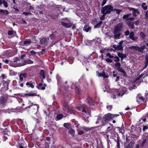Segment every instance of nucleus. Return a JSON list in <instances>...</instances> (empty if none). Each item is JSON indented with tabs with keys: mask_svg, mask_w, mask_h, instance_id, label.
Segmentation results:
<instances>
[{
	"mask_svg": "<svg viewBox=\"0 0 148 148\" xmlns=\"http://www.w3.org/2000/svg\"><path fill=\"white\" fill-rule=\"evenodd\" d=\"M64 115L62 114H58L56 117V118L57 120H60L63 117Z\"/></svg>",
	"mask_w": 148,
	"mask_h": 148,
	"instance_id": "4be33fe9",
	"label": "nucleus"
},
{
	"mask_svg": "<svg viewBox=\"0 0 148 148\" xmlns=\"http://www.w3.org/2000/svg\"><path fill=\"white\" fill-rule=\"evenodd\" d=\"M22 76L24 77H26L27 76V74L26 73H24L22 74H20Z\"/></svg>",
	"mask_w": 148,
	"mask_h": 148,
	"instance_id": "13d9d810",
	"label": "nucleus"
},
{
	"mask_svg": "<svg viewBox=\"0 0 148 148\" xmlns=\"http://www.w3.org/2000/svg\"><path fill=\"white\" fill-rule=\"evenodd\" d=\"M148 127L147 126L144 125L143 127V131H145L146 130H147L148 129Z\"/></svg>",
	"mask_w": 148,
	"mask_h": 148,
	"instance_id": "864d4df0",
	"label": "nucleus"
},
{
	"mask_svg": "<svg viewBox=\"0 0 148 148\" xmlns=\"http://www.w3.org/2000/svg\"><path fill=\"white\" fill-rule=\"evenodd\" d=\"M103 22L102 21H100L99 23H97L96 25L94 26V27L95 28H98L100 27L101 26Z\"/></svg>",
	"mask_w": 148,
	"mask_h": 148,
	"instance_id": "5701e85b",
	"label": "nucleus"
},
{
	"mask_svg": "<svg viewBox=\"0 0 148 148\" xmlns=\"http://www.w3.org/2000/svg\"><path fill=\"white\" fill-rule=\"evenodd\" d=\"M129 9L130 10H133L132 14L134 16H136L140 14V12L138 9H135L132 8H130Z\"/></svg>",
	"mask_w": 148,
	"mask_h": 148,
	"instance_id": "9d476101",
	"label": "nucleus"
},
{
	"mask_svg": "<svg viewBox=\"0 0 148 148\" xmlns=\"http://www.w3.org/2000/svg\"><path fill=\"white\" fill-rule=\"evenodd\" d=\"M143 75L142 74L139 75V76L137 77L136 79L134 81V82H137L138 84L141 83L142 81V79L141 78L142 77Z\"/></svg>",
	"mask_w": 148,
	"mask_h": 148,
	"instance_id": "9b49d317",
	"label": "nucleus"
},
{
	"mask_svg": "<svg viewBox=\"0 0 148 148\" xmlns=\"http://www.w3.org/2000/svg\"><path fill=\"white\" fill-rule=\"evenodd\" d=\"M140 38L143 39H144L146 36V35L145 34L142 32L140 33Z\"/></svg>",
	"mask_w": 148,
	"mask_h": 148,
	"instance_id": "7c9ffc66",
	"label": "nucleus"
},
{
	"mask_svg": "<svg viewBox=\"0 0 148 148\" xmlns=\"http://www.w3.org/2000/svg\"><path fill=\"white\" fill-rule=\"evenodd\" d=\"M40 75L41 77H42V79H44L45 78L44 71L42 70H41L40 72Z\"/></svg>",
	"mask_w": 148,
	"mask_h": 148,
	"instance_id": "cd10ccee",
	"label": "nucleus"
},
{
	"mask_svg": "<svg viewBox=\"0 0 148 148\" xmlns=\"http://www.w3.org/2000/svg\"><path fill=\"white\" fill-rule=\"evenodd\" d=\"M107 0H103L101 3V6H103L106 3Z\"/></svg>",
	"mask_w": 148,
	"mask_h": 148,
	"instance_id": "de8ad7c7",
	"label": "nucleus"
},
{
	"mask_svg": "<svg viewBox=\"0 0 148 148\" xmlns=\"http://www.w3.org/2000/svg\"><path fill=\"white\" fill-rule=\"evenodd\" d=\"M25 63L24 65H25L26 64H32L33 63V62L30 60V59H28L26 60L25 61Z\"/></svg>",
	"mask_w": 148,
	"mask_h": 148,
	"instance_id": "c756f323",
	"label": "nucleus"
},
{
	"mask_svg": "<svg viewBox=\"0 0 148 148\" xmlns=\"http://www.w3.org/2000/svg\"><path fill=\"white\" fill-rule=\"evenodd\" d=\"M86 101L90 105H92L94 103L92 99L90 97H88L86 99Z\"/></svg>",
	"mask_w": 148,
	"mask_h": 148,
	"instance_id": "2eb2a0df",
	"label": "nucleus"
},
{
	"mask_svg": "<svg viewBox=\"0 0 148 148\" xmlns=\"http://www.w3.org/2000/svg\"><path fill=\"white\" fill-rule=\"evenodd\" d=\"M106 55L107 56H108L109 58H114V56H112L110 53H108Z\"/></svg>",
	"mask_w": 148,
	"mask_h": 148,
	"instance_id": "79ce46f5",
	"label": "nucleus"
},
{
	"mask_svg": "<svg viewBox=\"0 0 148 148\" xmlns=\"http://www.w3.org/2000/svg\"><path fill=\"white\" fill-rule=\"evenodd\" d=\"M59 36V33L56 31L53 32L52 34L49 35V37L51 39L55 40Z\"/></svg>",
	"mask_w": 148,
	"mask_h": 148,
	"instance_id": "423d86ee",
	"label": "nucleus"
},
{
	"mask_svg": "<svg viewBox=\"0 0 148 148\" xmlns=\"http://www.w3.org/2000/svg\"><path fill=\"white\" fill-rule=\"evenodd\" d=\"M45 49H42V51L41 52V54H45Z\"/></svg>",
	"mask_w": 148,
	"mask_h": 148,
	"instance_id": "bf43d9fd",
	"label": "nucleus"
},
{
	"mask_svg": "<svg viewBox=\"0 0 148 148\" xmlns=\"http://www.w3.org/2000/svg\"><path fill=\"white\" fill-rule=\"evenodd\" d=\"M25 96L28 95L29 96H36V94L35 93H29L25 94Z\"/></svg>",
	"mask_w": 148,
	"mask_h": 148,
	"instance_id": "f704fd0d",
	"label": "nucleus"
},
{
	"mask_svg": "<svg viewBox=\"0 0 148 148\" xmlns=\"http://www.w3.org/2000/svg\"><path fill=\"white\" fill-rule=\"evenodd\" d=\"M113 11H116V14H119L122 11V10H119V9H113Z\"/></svg>",
	"mask_w": 148,
	"mask_h": 148,
	"instance_id": "c9c22d12",
	"label": "nucleus"
},
{
	"mask_svg": "<svg viewBox=\"0 0 148 148\" xmlns=\"http://www.w3.org/2000/svg\"><path fill=\"white\" fill-rule=\"evenodd\" d=\"M134 17H130V18H128L126 19L127 20H130V21H132L134 20Z\"/></svg>",
	"mask_w": 148,
	"mask_h": 148,
	"instance_id": "a18cd8bd",
	"label": "nucleus"
},
{
	"mask_svg": "<svg viewBox=\"0 0 148 148\" xmlns=\"http://www.w3.org/2000/svg\"><path fill=\"white\" fill-rule=\"evenodd\" d=\"M124 42L123 40H122L119 43V45H113V47L115 50L118 51L122 50H123V47L122 44Z\"/></svg>",
	"mask_w": 148,
	"mask_h": 148,
	"instance_id": "39448f33",
	"label": "nucleus"
},
{
	"mask_svg": "<svg viewBox=\"0 0 148 148\" xmlns=\"http://www.w3.org/2000/svg\"><path fill=\"white\" fill-rule=\"evenodd\" d=\"M123 53L120 52H118L117 54V55L118 56V57L120 58L122 56Z\"/></svg>",
	"mask_w": 148,
	"mask_h": 148,
	"instance_id": "6e6d98bb",
	"label": "nucleus"
},
{
	"mask_svg": "<svg viewBox=\"0 0 148 148\" xmlns=\"http://www.w3.org/2000/svg\"><path fill=\"white\" fill-rule=\"evenodd\" d=\"M91 27L90 26H89L87 24H86L84 26L83 30L86 32H88L91 31Z\"/></svg>",
	"mask_w": 148,
	"mask_h": 148,
	"instance_id": "ddd939ff",
	"label": "nucleus"
},
{
	"mask_svg": "<svg viewBox=\"0 0 148 148\" xmlns=\"http://www.w3.org/2000/svg\"><path fill=\"white\" fill-rule=\"evenodd\" d=\"M49 40V38H48L43 37L40 39V41L41 45L47 46L48 45V42Z\"/></svg>",
	"mask_w": 148,
	"mask_h": 148,
	"instance_id": "0eeeda50",
	"label": "nucleus"
},
{
	"mask_svg": "<svg viewBox=\"0 0 148 148\" xmlns=\"http://www.w3.org/2000/svg\"><path fill=\"white\" fill-rule=\"evenodd\" d=\"M62 104L65 110H66L69 108L68 103L66 101H63ZM63 109L64 110V109L63 108Z\"/></svg>",
	"mask_w": 148,
	"mask_h": 148,
	"instance_id": "dca6fc26",
	"label": "nucleus"
},
{
	"mask_svg": "<svg viewBox=\"0 0 148 148\" xmlns=\"http://www.w3.org/2000/svg\"><path fill=\"white\" fill-rule=\"evenodd\" d=\"M107 108L109 110H110L112 108V106L111 105H108L107 106Z\"/></svg>",
	"mask_w": 148,
	"mask_h": 148,
	"instance_id": "603ef678",
	"label": "nucleus"
},
{
	"mask_svg": "<svg viewBox=\"0 0 148 148\" xmlns=\"http://www.w3.org/2000/svg\"><path fill=\"white\" fill-rule=\"evenodd\" d=\"M129 26L132 29H134L135 28L133 24L129 23L128 24Z\"/></svg>",
	"mask_w": 148,
	"mask_h": 148,
	"instance_id": "a19ab883",
	"label": "nucleus"
},
{
	"mask_svg": "<svg viewBox=\"0 0 148 148\" xmlns=\"http://www.w3.org/2000/svg\"><path fill=\"white\" fill-rule=\"evenodd\" d=\"M26 56V55H25V54H23V55H21V57H20V59H23V58L24 57H25Z\"/></svg>",
	"mask_w": 148,
	"mask_h": 148,
	"instance_id": "052dcab7",
	"label": "nucleus"
},
{
	"mask_svg": "<svg viewBox=\"0 0 148 148\" xmlns=\"http://www.w3.org/2000/svg\"><path fill=\"white\" fill-rule=\"evenodd\" d=\"M14 62H17L18 61H20V58H18L17 57H15L14 59Z\"/></svg>",
	"mask_w": 148,
	"mask_h": 148,
	"instance_id": "e433bc0d",
	"label": "nucleus"
},
{
	"mask_svg": "<svg viewBox=\"0 0 148 148\" xmlns=\"http://www.w3.org/2000/svg\"><path fill=\"white\" fill-rule=\"evenodd\" d=\"M5 13H6V15H8L9 14V12L7 10L0 9V14H3L4 15Z\"/></svg>",
	"mask_w": 148,
	"mask_h": 148,
	"instance_id": "412c9836",
	"label": "nucleus"
},
{
	"mask_svg": "<svg viewBox=\"0 0 148 148\" xmlns=\"http://www.w3.org/2000/svg\"><path fill=\"white\" fill-rule=\"evenodd\" d=\"M66 110H67L68 112L70 114L71 113L74 114L75 113V110H73L69 108Z\"/></svg>",
	"mask_w": 148,
	"mask_h": 148,
	"instance_id": "bb28decb",
	"label": "nucleus"
},
{
	"mask_svg": "<svg viewBox=\"0 0 148 148\" xmlns=\"http://www.w3.org/2000/svg\"><path fill=\"white\" fill-rule=\"evenodd\" d=\"M88 143L90 145H92L93 144V143L91 141H88Z\"/></svg>",
	"mask_w": 148,
	"mask_h": 148,
	"instance_id": "e2e57ef3",
	"label": "nucleus"
},
{
	"mask_svg": "<svg viewBox=\"0 0 148 148\" xmlns=\"http://www.w3.org/2000/svg\"><path fill=\"white\" fill-rule=\"evenodd\" d=\"M139 23V20H138L137 21H135L134 22V23L136 25H137Z\"/></svg>",
	"mask_w": 148,
	"mask_h": 148,
	"instance_id": "680f3d73",
	"label": "nucleus"
},
{
	"mask_svg": "<svg viewBox=\"0 0 148 148\" xmlns=\"http://www.w3.org/2000/svg\"><path fill=\"white\" fill-rule=\"evenodd\" d=\"M142 8L145 10H147V6L145 3H143L141 5Z\"/></svg>",
	"mask_w": 148,
	"mask_h": 148,
	"instance_id": "a878e982",
	"label": "nucleus"
},
{
	"mask_svg": "<svg viewBox=\"0 0 148 148\" xmlns=\"http://www.w3.org/2000/svg\"><path fill=\"white\" fill-rule=\"evenodd\" d=\"M114 66L116 69L118 70L121 67V65L120 63L117 62L115 64Z\"/></svg>",
	"mask_w": 148,
	"mask_h": 148,
	"instance_id": "393cba45",
	"label": "nucleus"
},
{
	"mask_svg": "<svg viewBox=\"0 0 148 148\" xmlns=\"http://www.w3.org/2000/svg\"><path fill=\"white\" fill-rule=\"evenodd\" d=\"M106 14H103V15L100 17V19L101 20H103L105 18V16Z\"/></svg>",
	"mask_w": 148,
	"mask_h": 148,
	"instance_id": "09e8293b",
	"label": "nucleus"
},
{
	"mask_svg": "<svg viewBox=\"0 0 148 148\" xmlns=\"http://www.w3.org/2000/svg\"><path fill=\"white\" fill-rule=\"evenodd\" d=\"M84 133L83 131H80L78 132V134L79 135H81L83 134Z\"/></svg>",
	"mask_w": 148,
	"mask_h": 148,
	"instance_id": "4d7b16f0",
	"label": "nucleus"
},
{
	"mask_svg": "<svg viewBox=\"0 0 148 148\" xmlns=\"http://www.w3.org/2000/svg\"><path fill=\"white\" fill-rule=\"evenodd\" d=\"M26 85L28 86V87H30L31 88H33L34 87V86L31 83L29 82H27L26 83Z\"/></svg>",
	"mask_w": 148,
	"mask_h": 148,
	"instance_id": "473e14b6",
	"label": "nucleus"
},
{
	"mask_svg": "<svg viewBox=\"0 0 148 148\" xmlns=\"http://www.w3.org/2000/svg\"><path fill=\"white\" fill-rule=\"evenodd\" d=\"M147 141V140L146 139H144L143 141V143H142V145H144V144L146 143V142Z\"/></svg>",
	"mask_w": 148,
	"mask_h": 148,
	"instance_id": "0e129e2a",
	"label": "nucleus"
},
{
	"mask_svg": "<svg viewBox=\"0 0 148 148\" xmlns=\"http://www.w3.org/2000/svg\"><path fill=\"white\" fill-rule=\"evenodd\" d=\"M113 10V7L110 5H108L101 8V12L103 14H109Z\"/></svg>",
	"mask_w": 148,
	"mask_h": 148,
	"instance_id": "7ed1b4c3",
	"label": "nucleus"
},
{
	"mask_svg": "<svg viewBox=\"0 0 148 148\" xmlns=\"http://www.w3.org/2000/svg\"><path fill=\"white\" fill-rule=\"evenodd\" d=\"M63 126L68 129L71 128V125L69 123H64L63 125Z\"/></svg>",
	"mask_w": 148,
	"mask_h": 148,
	"instance_id": "aec40b11",
	"label": "nucleus"
},
{
	"mask_svg": "<svg viewBox=\"0 0 148 148\" xmlns=\"http://www.w3.org/2000/svg\"><path fill=\"white\" fill-rule=\"evenodd\" d=\"M144 18L146 20L148 18V10L146 11L145 12Z\"/></svg>",
	"mask_w": 148,
	"mask_h": 148,
	"instance_id": "ea45409f",
	"label": "nucleus"
},
{
	"mask_svg": "<svg viewBox=\"0 0 148 148\" xmlns=\"http://www.w3.org/2000/svg\"><path fill=\"white\" fill-rule=\"evenodd\" d=\"M69 134H71L73 137H74L75 135V132L73 129L71 128L68 131Z\"/></svg>",
	"mask_w": 148,
	"mask_h": 148,
	"instance_id": "f3484780",
	"label": "nucleus"
},
{
	"mask_svg": "<svg viewBox=\"0 0 148 148\" xmlns=\"http://www.w3.org/2000/svg\"><path fill=\"white\" fill-rule=\"evenodd\" d=\"M20 80L21 81H22L23 80V78L22 77L21 75H19Z\"/></svg>",
	"mask_w": 148,
	"mask_h": 148,
	"instance_id": "69168bd1",
	"label": "nucleus"
},
{
	"mask_svg": "<svg viewBox=\"0 0 148 148\" xmlns=\"http://www.w3.org/2000/svg\"><path fill=\"white\" fill-rule=\"evenodd\" d=\"M106 61L108 62L112 63V60L110 58L106 59Z\"/></svg>",
	"mask_w": 148,
	"mask_h": 148,
	"instance_id": "c03bdc74",
	"label": "nucleus"
},
{
	"mask_svg": "<svg viewBox=\"0 0 148 148\" xmlns=\"http://www.w3.org/2000/svg\"><path fill=\"white\" fill-rule=\"evenodd\" d=\"M1 4L3 3L5 8L8 7V5L7 3L4 0H1Z\"/></svg>",
	"mask_w": 148,
	"mask_h": 148,
	"instance_id": "72a5a7b5",
	"label": "nucleus"
},
{
	"mask_svg": "<svg viewBox=\"0 0 148 148\" xmlns=\"http://www.w3.org/2000/svg\"><path fill=\"white\" fill-rule=\"evenodd\" d=\"M132 14L131 13H129L127 14L124 15L123 16V18L124 19H126L129 18V17L131 16Z\"/></svg>",
	"mask_w": 148,
	"mask_h": 148,
	"instance_id": "2f4dec72",
	"label": "nucleus"
},
{
	"mask_svg": "<svg viewBox=\"0 0 148 148\" xmlns=\"http://www.w3.org/2000/svg\"><path fill=\"white\" fill-rule=\"evenodd\" d=\"M136 98L137 99V102H138V99L143 101H144L145 100V99L140 94H139L137 95L136 97Z\"/></svg>",
	"mask_w": 148,
	"mask_h": 148,
	"instance_id": "a211bd4d",
	"label": "nucleus"
},
{
	"mask_svg": "<svg viewBox=\"0 0 148 148\" xmlns=\"http://www.w3.org/2000/svg\"><path fill=\"white\" fill-rule=\"evenodd\" d=\"M114 60L116 62H118L120 61V59L119 57L117 56H116L114 57Z\"/></svg>",
	"mask_w": 148,
	"mask_h": 148,
	"instance_id": "c85d7f7f",
	"label": "nucleus"
},
{
	"mask_svg": "<svg viewBox=\"0 0 148 148\" xmlns=\"http://www.w3.org/2000/svg\"><path fill=\"white\" fill-rule=\"evenodd\" d=\"M30 52L33 55H35L36 53V52L33 50H32Z\"/></svg>",
	"mask_w": 148,
	"mask_h": 148,
	"instance_id": "5fc2aeb1",
	"label": "nucleus"
},
{
	"mask_svg": "<svg viewBox=\"0 0 148 148\" xmlns=\"http://www.w3.org/2000/svg\"><path fill=\"white\" fill-rule=\"evenodd\" d=\"M103 75L102 77L104 78H108L109 77L108 75L107 74L106 75L105 72H103Z\"/></svg>",
	"mask_w": 148,
	"mask_h": 148,
	"instance_id": "4c0bfd02",
	"label": "nucleus"
},
{
	"mask_svg": "<svg viewBox=\"0 0 148 148\" xmlns=\"http://www.w3.org/2000/svg\"><path fill=\"white\" fill-rule=\"evenodd\" d=\"M61 24L62 25L67 28L70 27L71 25L70 23H67L64 22H61Z\"/></svg>",
	"mask_w": 148,
	"mask_h": 148,
	"instance_id": "4468645a",
	"label": "nucleus"
},
{
	"mask_svg": "<svg viewBox=\"0 0 148 148\" xmlns=\"http://www.w3.org/2000/svg\"><path fill=\"white\" fill-rule=\"evenodd\" d=\"M130 33L128 30H127L126 32H125V35L126 36H128L130 35Z\"/></svg>",
	"mask_w": 148,
	"mask_h": 148,
	"instance_id": "8fccbe9b",
	"label": "nucleus"
},
{
	"mask_svg": "<svg viewBox=\"0 0 148 148\" xmlns=\"http://www.w3.org/2000/svg\"><path fill=\"white\" fill-rule=\"evenodd\" d=\"M8 97L6 96H2L0 97V103L5 105L7 102Z\"/></svg>",
	"mask_w": 148,
	"mask_h": 148,
	"instance_id": "1a4fd4ad",
	"label": "nucleus"
},
{
	"mask_svg": "<svg viewBox=\"0 0 148 148\" xmlns=\"http://www.w3.org/2000/svg\"><path fill=\"white\" fill-rule=\"evenodd\" d=\"M82 129L86 131H88L89 130V128L86 127H82Z\"/></svg>",
	"mask_w": 148,
	"mask_h": 148,
	"instance_id": "37998d69",
	"label": "nucleus"
},
{
	"mask_svg": "<svg viewBox=\"0 0 148 148\" xmlns=\"http://www.w3.org/2000/svg\"><path fill=\"white\" fill-rule=\"evenodd\" d=\"M9 53L8 52V51H5L4 52L3 55H5V56H8L9 55Z\"/></svg>",
	"mask_w": 148,
	"mask_h": 148,
	"instance_id": "49530a36",
	"label": "nucleus"
},
{
	"mask_svg": "<svg viewBox=\"0 0 148 148\" xmlns=\"http://www.w3.org/2000/svg\"><path fill=\"white\" fill-rule=\"evenodd\" d=\"M47 86L46 84H42L41 83H39L38 86H37V87L39 89L44 90L45 88V87Z\"/></svg>",
	"mask_w": 148,
	"mask_h": 148,
	"instance_id": "f8f14e48",
	"label": "nucleus"
},
{
	"mask_svg": "<svg viewBox=\"0 0 148 148\" xmlns=\"http://www.w3.org/2000/svg\"><path fill=\"white\" fill-rule=\"evenodd\" d=\"M45 144H46V145H45L46 148H49V146L48 145V143L47 142H46L45 143Z\"/></svg>",
	"mask_w": 148,
	"mask_h": 148,
	"instance_id": "338daca9",
	"label": "nucleus"
},
{
	"mask_svg": "<svg viewBox=\"0 0 148 148\" xmlns=\"http://www.w3.org/2000/svg\"><path fill=\"white\" fill-rule=\"evenodd\" d=\"M123 26L122 23H119L114 27L113 33L114 35V38L115 39H119L121 34L120 32Z\"/></svg>",
	"mask_w": 148,
	"mask_h": 148,
	"instance_id": "f257e3e1",
	"label": "nucleus"
},
{
	"mask_svg": "<svg viewBox=\"0 0 148 148\" xmlns=\"http://www.w3.org/2000/svg\"><path fill=\"white\" fill-rule=\"evenodd\" d=\"M118 71L122 73H123V75L124 76H126L127 75L125 71L124 70V69H123V68L121 67Z\"/></svg>",
	"mask_w": 148,
	"mask_h": 148,
	"instance_id": "6ab92c4d",
	"label": "nucleus"
},
{
	"mask_svg": "<svg viewBox=\"0 0 148 148\" xmlns=\"http://www.w3.org/2000/svg\"><path fill=\"white\" fill-rule=\"evenodd\" d=\"M118 115L116 114H112L110 113H108L104 115L101 118L102 122L103 123V125H104V123L108 122L111 120L113 118L116 117Z\"/></svg>",
	"mask_w": 148,
	"mask_h": 148,
	"instance_id": "f03ea898",
	"label": "nucleus"
},
{
	"mask_svg": "<svg viewBox=\"0 0 148 148\" xmlns=\"http://www.w3.org/2000/svg\"><path fill=\"white\" fill-rule=\"evenodd\" d=\"M15 32L14 31H9L8 32V34L9 35H12L14 34Z\"/></svg>",
	"mask_w": 148,
	"mask_h": 148,
	"instance_id": "58836bf2",
	"label": "nucleus"
},
{
	"mask_svg": "<svg viewBox=\"0 0 148 148\" xmlns=\"http://www.w3.org/2000/svg\"><path fill=\"white\" fill-rule=\"evenodd\" d=\"M32 42L31 40L30 39H28L24 42V44L27 46L30 44Z\"/></svg>",
	"mask_w": 148,
	"mask_h": 148,
	"instance_id": "b1692460",
	"label": "nucleus"
},
{
	"mask_svg": "<svg viewBox=\"0 0 148 148\" xmlns=\"http://www.w3.org/2000/svg\"><path fill=\"white\" fill-rule=\"evenodd\" d=\"M129 48L133 51L136 50L138 51L141 53H143L144 50L146 48V46L145 44L141 47L133 46L130 47Z\"/></svg>",
	"mask_w": 148,
	"mask_h": 148,
	"instance_id": "20e7f679",
	"label": "nucleus"
},
{
	"mask_svg": "<svg viewBox=\"0 0 148 148\" xmlns=\"http://www.w3.org/2000/svg\"><path fill=\"white\" fill-rule=\"evenodd\" d=\"M97 73L98 77L102 76L103 75V72L102 73H99L97 71Z\"/></svg>",
	"mask_w": 148,
	"mask_h": 148,
	"instance_id": "3c124183",
	"label": "nucleus"
},
{
	"mask_svg": "<svg viewBox=\"0 0 148 148\" xmlns=\"http://www.w3.org/2000/svg\"><path fill=\"white\" fill-rule=\"evenodd\" d=\"M129 37L130 39L134 41L137 42L138 41V37L134 36V33L133 32H131L130 33Z\"/></svg>",
	"mask_w": 148,
	"mask_h": 148,
	"instance_id": "6e6552de",
	"label": "nucleus"
},
{
	"mask_svg": "<svg viewBox=\"0 0 148 148\" xmlns=\"http://www.w3.org/2000/svg\"><path fill=\"white\" fill-rule=\"evenodd\" d=\"M146 62H148V55H147L146 57Z\"/></svg>",
	"mask_w": 148,
	"mask_h": 148,
	"instance_id": "774afa93",
	"label": "nucleus"
}]
</instances>
